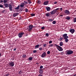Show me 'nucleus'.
Listing matches in <instances>:
<instances>
[{
	"mask_svg": "<svg viewBox=\"0 0 76 76\" xmlns=\"http://www.w3.org/2000/svg\"><path fill=\"white\" fill-rule=\"evenodd\" d=\"M44 28H45V27H44V26L42 27L41 28V29L42 30L44 29Z\"/></svg>",
	"mask_w": 76,
	"mask_h": 76,
	"instance_id": "nucleus-48",
	"label": "nucleus"
},
{
	"mask_svg": "<svg viewBox=\"0 0 76 76\" xmlns=\"http://www.w3.org/2000/svg\"><path fill=\"white\" fill-rule=\"evenodd\" d=\"M0 8H3V6L2 4H0Z\"/></svg>",
	"mask_w": 76,
	"mask_h": 76,
	"instance_id": "nucleus-44",
	"label": "nucleus"
},
{
	"mask_svg": "<svg viewBox=\"0 0 76 76\" xmlns=\"http://www.w3.org/2000/svg\"><path fill=\"white\" fill-rule=\"evenodd\" d=\"M35 15V13H32L31 14V17L34 16Z\"/></svg>",
	"mask_w": 76,
	"mask_h": 76,
	"instance_id": "nucleus-25",
	"label": "nucleus"
},
{
	"mask_svg": "<svg viewBox=\"0 0 76 76\" xmlns=\"http://www.w3.org/2000/svg\"><path fill=\"white\" fill-rule=\"evenodd\" d=\"M59 8H58L56 9L55 10H53V11H51L50 12V13L51 14V15H54L55 14V13L59 9Z\"/></svg>",
	"mask_w": 76,
	"mask_h": 76,
	"instance_id": "nucleus-5",
	"label": "nucleus"
},
{
	"mask_svg": "<svg viewBox=\"0 0 76 76\" xmlns=\"http://www.w3.org/2000/svg\"><path fill=\"white\" fill-rule=\"evenodd\" d=\"M21 4V5H20V7L23 8L24 7V5L25 4L24 3H21V4Z\"/></svg>",
	"mask_w": 76,
	"mask_h": 76,
	"instance_id": "nucleus-15",
	"label": "nucleus"
},
{
	"mask_svg": "<svg viewBox=\"0 0 76 76\" xmlns=\"http://www.w3.org/2000/svg\"><path fill=\"white\" fill-rule=\"evenodd\" d=\"M54 4H57V2H56H56H54Z\"/></svg>",
	"mask_w": 76,
	"mask_h": 76,
	"instance_id": "nucleus-51",
	"label": "nucleus"
},
{
	"mask_svg": "<svg viewBox=\"0 0 76 76\" xmlns=\"http://www.w3.org/2000/svg\"><path fill=\"white\" fill-rule=\"evenodd\" d=\"M53 42L52 41H50L49 42H48V43H49V44H51Z\"/></svg>",
	"mask_w": 76,
	"mask_h": 76,
	"instance_id": "nucleus-43",
	"label": "nucleus"
},
{
	"mask_svg": "<svg viewBox=\"0 0 76 76\" xmlns=\"http://www.w3.org/2000/svg\"><path fill=\"white\" fill-rule=\"evenodd\" d=\"M50 15V13L45 14V16H47L48 17H49Z\"/></svg>",
	"mask_w": 76,
	"mask_h": 76,
	"instance_id": "nucleus-18",
	"label": "nucleus"
},
{
	"mask_svg": "<svg viewBox=\"0 0 76 76\" xmlns=\"http://www.w3.org/2000/svg\"><path fill=\"white\" fill-rule=\"evenodd\" d=\"M65 39V42L66 43H67L69 41V40L68 39Z\"/></svg>",
	"mask_w": 76,
	"mask_h": 76,
	"instance_id": "nucleus-23",
	"label": "nucleus"
},
{
	"mask_svg": "<svg viewBox=\"0 0 76 76\" xmlns=\"http://www.w3.org/2000/svg\"><path fill=\"white\" fill-rule=\"evenodd\" d=\"M43 69H40L39 70V73H40V74L37 76H43L42 75L43 74Z\"/></svg>",
	"mask_w": 76,
	"mask_h": 76,
	"instance_id": "nucleus-4",
	"label": "nucleus"
},
{
	"mask_svg": "<svg viewBox=\"0 0 76 76\" xmlns=\"http://www.w3.org/2000/svg\"><path fill=\"white\" fill-rule=\"evenodd\" d=\"M33 58L31 57H30L28 58V61H31L32 60Z\"/></svg>",
	"mask_w": 76,
	"mask_h": 76,
	"instance_id": "nucleus-22",
	"label": "nucleus"
},
{
	"mask_svg": "<svg viewBox=\"0 0 76 76\" xmlns=\"http://www.w3.org/2000/svg\"><path fill=\"white\" fill-rule=\"evenodd\" d=\"M63 15H60V16L61 17H63Z\"/></svg>",
	"mask_w": 76,
	"mask_h": 76,
	"instance_id": "nucleus-52",
	"label": "nucleus"
},
{
	"mask_svg": "<svg viewBox=\"0 0 76 76\" xmlns=\"http://www.w3.org/2000/svg\"><path fill=\"white\" fill-rule=\"evenodd\" d=\"M46 9L47 11H48V12L50 11V10H51L50 7H46Z\"/></svg>",
	"mask_w": 76,
	"mask_h": 76,
	"instance_id": "nucleus-14",
	"label": "nucleus"
},
{
	"mask_svg": "<svg viewBox=\"0 0 76 76\" xmlns=\"http://www.w3.org/2000/svg\"><path fill=\"white\" fill-rule=\"evenodd\" d=\"M62 9H63V8H60V10L62 11Z\"/></svg>",
	"mask_w": 76,
	"mask_h": 76,
	"instance_id": "nucleus-53",
	"label": "nucleus"
},
{
	"mask_svg": "<svg viewBox=\"0 0 76 76\" xmlns=\"http://www.w3.org/2000/svg\"><path fill=\"white\" fill-rule=\"evenodd\" d=\"M28 9H27V8H26L25 10V12H28Z\"/></svg>",
	"mask_w": 76,
	"mask_h": 76,
	"instance_id": "nucleus-37",
	"label": "nucleus"
},
{
	"mask_svg": "<svg viewBox=\"0 0 76 76\" xmlns=\"http://www.w3.org/2000/svg\"><path fill=\"white\" fill-rule=\"evenodd\" d=\"M53 45L52 44H50L49 45V47H52L53 46Z\"/></svg>",
	"mask_w": 76,
	"mask_h": 76,
	"instance_id": "nucleus-39",
	"label": "nucleus"
},
{
	"mask_svg": "<svg viewBox=\"0 0 76 76\" xmlns=\"http://www.w3.org/2000/svg\"><path fill=\"white\" fill-rule=\"evenodd\" d=\"M4 2V1H3V0H0V3H1L2 2Z\"/></svg>",
	"mask_w": 76,
	"mask_h": 76,
	"instance_id": "nucleus-46",
	"label": "nucleus"
},
{
	"mask_svg": "<svg viewBox=\"0 0 76 76\" xmlns=\"http://www.w3.org/2000/svg\"><path fill=\"white\" fill-rule=\"evenodd\" d=\"M56 21H53V22L52 23L53 24H56Z\"/></svg>",
	"mask_w": 76,
	"mask_h": 76,
	"instance_id": "nucleus-33",
	"label": "nucleus"
},
{
	"mask_svg": "<svg viewBox=\"0 0 76 76\" xmlns=\"http://www.w3.org/2000/svg\"><path fill=\"white\" fill-rule=\"evenodd\" d=\"M66 19L67 20H68L70 19V17L69 16H66Z\"/></svg>",
	"mask_w": 76,
	"mask_h": 76,
	"instance_id": "nucleus-20",
	"label": "nucleus"
},
{
	"mask_svg": "<svg viewBox=\"0 0 76 76\" xmlns=\"http://www.w3.org/2000/svg\"><path fill=\"white\" fill-rule=\"evenodd\" d=\"M21 72V71H19V73H20V72Z\"/></svg>",
	"mask_w": 76,
	"mask_h": 76,
	"instance_id": "nucleus-58",
	"label": "nucleus"
},
{
	"mask_svg": "<svg viewBox=\"0 0 76 76\" xmlns=\"http://www.w3.org/2000/svg\"><path fill=\"white\" fill-rule=\"evenodd\" d=\"M26 54L23 55V56H22V58H26Z\"/></svg>",
	"mask_w": 76,
	"mask_h": 76,
	"instance_id": "nucleus-24",
	"label": "nucleus"
},
{
	"mask_svg": "<svg viewBox=\"0 0 76 76\" xmlns=\"http://www.w3.org/2000/svg\"><path fill=\"white\" fill-rule=\"evenodd\" d=\"M31 0H27V1H28V3L30 4H31L32 3L31 2Z\"/></svg>",
	"mask_w": 76,
	"mask_h": 76,
	"instance_id": "nucleus-27",
	"label": "nucleus"
},
{
	"mask_svg": "<svg viewBox=\"0 0 76 76\" xmlns=\"http://www.w3.org/2000/svg\"><path fill=\"white\" fill-rule=\"evenodd\" d=\"M46 55L47 54L45 52L43 53H42V54L41 56L42 58H44L45 57V56H46Z\"/></svg>",
	"mask_w": 76,
	"mask_h": 76,
	"instance_id": "nucleus-10",
	"label": "nucleus"
},
{
	"mask_svg": "<svg viewBox=\"0 0 76 76\" xmlns=\"http://www.w3.org/2000/svg\"><path fill=\"white\" fill-rule=\"evenodd\" d=\"M28 31H31L33 28H35V26H33V25L32 24H30V25H29V26H28Z\"/></svg>",
	"mask_w": 76,
	"mask_h": 76,
	"instance_id": "nucleus-3",
	"label": "nucleus"
},
{
	"mask_svg": "<svg viewBox=\"0 0 76 76\" xmlns=\"http://www.w3.org/2000/svg\"><path fill=\"white\" fill-rule=\"evenodd\" d=\"M13 4V2H11V4L12 5V4Z\"/></svg>",
	"mask_w": 76,
	"mask_h": 76,
	"instance_id": "nucleus-54",
	"label": "nucleus"
},
{
	"mask_svg": "<svg viewBox=\"0 0 76 76\" xmlns=\"http://www.w3.org/2000/svg\"><path fill=\"white\" fill-rule=\"evenodd\" d=\"M45 36H46L47 37H48L49 36V34L48 33L46 34Z\"/></svg>",
	"mask_w": 76,
	"mask_h": 76,
	"instance_id": "nucleus-41",
	"label": "nucleus"
},
{
	"mask_svg": "<svg viewBox=\"0 0 76 76\" xmlns=\"http://www.w3.org/2000/svg\"><path fill=\"white\" fill-rule=\"evenodd\" d=\"M76 76V74L75 75H74L72 76Z\"/></svg>",
	"mask_w": 76,
	"mask_h": 76,
	"instance_id": "nucleus-56",
	"label": "nucleus"
},
{
	"mask_svg": "<svg viewBox=\"0 0 76 76\" xmlns=\"http://www.w3.org/2000/svg\"><path fill=\"white\" fill-rule=\"evenodd\" d=\"M14 51H15L17 50V48H14L13 49Z\"/></svg>",
	"mask_w": 76,
	"mask_h": 76,
	"instance_id": "nucleus-49",
	"label": "nucleus"
},
{
	"mask_svg": "<svg viewBox=\"0 0 76 76\" xmlns=\"http://www.w3.org/2000/svg\"><path fill=\"white\" fill-rule=\"evenodd\" d=\"M47 55L50 54V51H48L47 52Z\"/></svg>",
	"mask_w": 76,
	"mask_h": 76,
	"instance_id": "nucleus-32",
	"label": "nucleus"
},
{
	"mask_svg": "<svg viewBox=\"0 0 76 76\" xmlns=\"http://www.w3.org/2000/svg\"><path fill=\"white\" fill-rule=\"evenodd\" d=\"M47 46V44H44L43 45V47L44 48H45V47H46Z\"/></svg>",
	"mask_w": 76,
	"mask_h": 76,
	"instance_id": "nucleus-38",
	"label": "nucleus"
},
{
	"mask_svg": "<svg viewBox=\"0 0 76 76\" xmlns=\"http://www.w3.org/2000/svg\"><path fill=\"white\" fill-rule=\"evenodd\" d=\"M59 45L60 46H63V45H64V44H63V42H60Z\"/></svg>",
	"mask_w": 76,
	"mask_h": 76,
	"instance_id": "nucleus-21",
	"label": "nucleus"
},
{
	"mask_svg": "<svg viewBox=\"0 0 76 76\" xmlns=\"http://www.w3.org/2000/svg\"><path fill=\"white\" fill-rule=\"evenodd\" d=\"M64 54V51L62 52H61V55H63Z\"/></svg>",
	"mask_w": 76,
	"mask_h": 76,
	"instance_id": "nucleus-42",
	"label": "nucleus"
},
{
	"mask_svg": "<svg viewBox=\"0 0 76 76\" xmlns=\"http://www.w3.org/2000/svg\"><path fill=\"white\" fill-rule=\"evenodd\" d=\"M9 67H13L14 66V62L11 61L9 63Z\"/></svg>",
	"mask_w": 76,
	"mask_h": 76,
	"instance_id": "nucleus-7",
	"label": "nucleus"
},
{
	"mask_svg": "<svg viewBox=\"0 0 76 76\" xmlns=\"http://www.w3.org/2000/svg\"><path fill=\"white\" fill-rule=\"evenodd\" d=\"M67 34H64L62 35V37L64 38V39H68V36H67Z\"/></svg>",
	"mask_w": 76,
	"mask_h": 76,
	"instance_id": "nucleus-9",
	"label": "nucleus"
},
{
	"mask_svg": "<svg viewBox=\"0 0 76 76\" xmlns=\"http://www.w3.org/2000/svg\"><path fill=\"white\" fill-rule=\"evenodd\" d=\"M19 13H14L12 15L13 17H16L18 15Z\"/></svg>",
	"mask_w": 76,
	"mask_h": 76,
	"instance_id": "nucleus-13",
	"label": "nucleus"
},
{
	"mask_svg": "<svg viewBox=\"0 0 76 76\" xmlns=\"http://www.w3.org/2000/svg\"><path fill=\"white\" fill-rule=\"evenodd\" d=\"M34 25L35 26L37 25V24H35V23L34 24Z\"/></svg>",
	"mask_w": 76,
	"mask_h": 76,
	"instance_id": "nucleus-55",
	"label": "nucleus"
},
{
	"mask_svg": "<svg viewBox=\"0 0 76 76\" xmlns=\"http://www.w3.org/2000/svg\"><path fill=\"white\" fill-rule=\"evenodd\" d=\"M2 56V54L1 53H0V58H1V57Z\"/></svg>",
	"mask_w": 76,
	"mask_h": 76,
	"instance_id": "nucleus-50",
	"label": "nucleus"
},
{
	"mask_svg": "<svg viewBox=\"0 0 76 76\" xmlns=\"http://www.w3.org/2000/svg\"><path fill=\"white\" fill-rule=\"evenodd\" d=\"M7 0H3V3H7Z\"/></svg>",
	"mask_w": 76,
	"mask_h": 76,
	"instance_id": "nucleus-29",
	"label": "nucleus"
},
{
	"mask_svg": "<svg viewBox=\"0 0 76 76\" xmlns=\"http://www.w3.org/2000/svg\"><path fill=\"white\" fill-rule=\"evenodd\" d=\"M55 46L56 47L57 49H58V50L59 51H62L63 50V49L61 46L58 45L56 44H55Z\"/></svg>",
	"mask_w": 76,
	"mask_h": 76,
	"instance_id": "nucleus-1",
	"label": "nucleus"
},
{
	"mask_svg": "<svg viewBox=\"0 0 76 76\" xmlns=\"http://www.w3.org/2000/svg\"><path fill=\"white\" fill-rule=\"evenodd\" d=\"M9 74H6V75H5L4 76H9Z\"/></svg>",
	"mask_w": 76,
	"mask_h": 76,
	"instance_id": "nucleus-47",
	"label": "nucleus"
},
{
	"mask_svg": "<svg viewBox=\"0 0 76 76\" xmlns=\"http://www.w3.org/2000/svg\"><path fill=\"white\" fill-rule=\"evenodd\" d=\"M42 49L43 48H42L41 47H40L39 48V50L40 51H42Z\"/></svg>",
	"mask_w": 76,
	"mask_h": 76,
	"instance_id": "nucleus-40",
	"label": "nucleus"
},
{
	"mask_svg": "<svg viewBox=\"0 0 76 76\" xmlns=\"http://www.w3.org/2000/svg\"><path fill=\"white\" fill-rule=\"evenodd\" d=\"M4 5L6 8L8 7V6H9V5H8V4L7 3H4Z\"/></svg>",
	"mask_w": 76,
	"mask_h": 76,
	"instance_id": "nucleus-17",
	"label": "nucleus"
},
{
	"mask_svg": "<svg viewBox=\"0 0 76 76\" xmlns=\"http://www.w3.org/2000/svg\"><path fill=\"white\" fill-rule=\"evenodd\" d=\"M75 32V30L73 29H71L70 30V32L72 33V34H73Z\"/></svg>",
	"mask_w": 76,
	"mask_h": 76,
	"instance_id": "nucleus-12",
	"label": "nucleus"
},
{
	"mask_svg": "<svg viewBox=\"0 0 76 76\" xmlns=\"http://www.w3.org/2000/svg\"><path fill=\"white\" fill-rule=\"evenodd\" d=\"M37 50H34L33 53H37Z\"/></svg>",
	"mask_w": 76,
	"mask_h": 76,
	"instance_id": "nucleus-34",
	"label": "nucleus"
},
{
	"mask_svg": "<svg viewBox=\"0 0 76 76\" xmlns=\"http://www.w3.org/2000/svg\"><path fill=\"white\" fill-rule=\"evenodd\" d=\"M49 1H45L44 3V5H48V3H49Z\"/></svg>",
	"mask_w": 76,
	"mask_h": 76,
	"instance_id": "nucleus-16",
	"label": "nucleus"
},
{
	"mask_svg": "<svg viewBox=\"0 0 76 76\" xmlns=\"http://www.w3.org/2000/svg\"><path fill=\"white\" fill-rule=\"evenodd\" d=\"M64 13L67 15H69L71 14V12L67 10H64Z\"/></svg>",
	"mask_w": 76,
	"mask_h": 76,
	"instance_id": "nucleus-8",
	"label": "nucleus"
},
{
	"mask_svg": "<svg viewBox=\"0 0 76 76\" xmlns=\"http://www.w3.org/2000/svg\"><path fill=\"white\" fill-rule=\"evenodd\" d=\"M43 66H40V69H42L43 68Z\"/></svg>",
	"mask_w": 76,
	"mask_h": 76,
	"instance_id": "nucleus-45",
	"label": "nucleus"
},
{
	"mask_svg": "<svg viewBox=\"0 0 76 76\" xmlns=\"http://www.w3.org/2000/svg\"><path fill=\"white\" fill-rule=\"evenodd\" d=\"M19 7H20V5H18V6H17V7H15V9L17 10H18L19 9Z\"/></svg>",
	"mask_w": 76,
	"mask_h": 76,
	"instance_id": "nucleus-26",
	"label": "nucleus"
},
{
	"mask_svg": "<svg viewBox=\"0 0 76 76\" xmlns=\"http://www.w3.org/2000/svg\"><path fill=\"white\" fill-rule=\"evenodd\" d=\"M63 37H60L59 38V41H62V40H63Z\"/></svg>",
	"mask_w": 76,
	"mask_h": 76,
	"instance_id": "nucleus-30",
	"label": "nucleus"
},
{
	"mask_svg": "<svg viewBox=\"0 0 76 76\" xmlns=\"http://www.w3.org/2000/svg\"><path fill=\"white\" fill-rule=\"evenodd\" d=\"M73 22H74V23L76 22V18H74Z\"/></svg>",
	"mask_w": 76,
	"mask_h": 76,
	"instance_id": "nucleus-31",
	"label": "nucleus"
},
{
	"mask_svg": "<svg viewBox=\"0 0 76 76\" xmlns=\"http://www.w3.org/2000/svg\"><path fill=\"white\" fill-rule=\"evenodd\" d=\"M24 33L23 32H21L19 33L18 34V36L20 38H21L22 37V36L24 34Z\"/></svg>",
	"mask_w": 76,
	"mask_h": 76,
	"instance_id": "nucleus-6",
	"label": "nucleus"
},
{
	"mask_svg": "<svg viewBox=\"0 0 76 76\" xmlns=\"http://www.w3.org/2000/svg\"><path fill=\"white\" fill-rule=\"evenodd\" d=\"M40 3L41 1L40 0H39L38 1L37 3H38V4H40Z\"/></svg>",
	"mask_w": 76,
	"mask_h": 76,
	"instance_id": "nucleus-36",
	"label": "nucleus"
},
{
	"mask_svg": "<svg viewBox=\"0 0 76 76\" xmlns=\"http://www.w3.org/2000/svg\"><path fill=\"white\" fill-rule=\"evenodd\" d=\"M21 17L20 18V20H21Z\"/></svg>",
	"mask_w": 76,
	"mask_h": 76,
	"instance_id": "nucleus-57",
	"label": "nucleus"
},
{
	"mask_svg": "<svg viewBox=\"0 0 76 76\" xmlns=\"http://www.w3.org/2000/svg\"><path fill=\"white\" fill-rule=\"evenodd\" d=\"M53 19H48V21H49L50 22H52L53 21Z\"/></svg>",
	"mask_w": 76,
	"mask_h": 76,
	"instance_id": "nucleus-28",
	"label": "nucleus"
},
{
	"mask_svg": "<svg viewBox=\"0 0 76 76\" xmlns=\"http://www.w3.org/2000/svg\"><path fill=\"white\" fill-rule=\"evenodd\" d=\"M39 46H41V45H39V44L37 45H35V48H38L39 47Z\"/></svg>",
	"mask_w": 76,
	"mask_h": 76,
	"instance_id": "nucleus-19",
	"label": "nucleus"
},
{
	"mask_svg": "<svg viewBox=\"0 0 76 76\" xmlns=\"http://www.w3.org/2000/svg\"><path fill=\"white\" fill-rule=\"evenodd\" d=\"M8 7H9V10L10 11H12V5L11 4H9Z\"/></svg>",
	"mask_w": 76,
	"mask_h": 76,
	"instance_id": "nucleus-11",
	"label": "nucleus"
},
{
	"mask_svg": "<svg viewBox=\"0 0 76 76\" xmlns=\"http://www.w3.org/2000/svg\"><path fill=\"white\" fill-rule=\"evenodd\" d=\"M24 3H25V4H28V2H27L26 1H24Z\"/></svg>",
	"mask_w": 76,
	"mask_h": 76,
	"instance_id": "nucleus-35",
	"label": "nucleus"
},
{
	"mask_svg": "<svg viewBox=\"0 0 76 76\" xmlns=\"http://www.w3.org/2000/svg\"><path fill=\"white\" fill-rule=\"evenodd\" d=\"M66 55H70L73 53V51L71 50H67L66 51Z\"/></svg>",
	"mask_w": 76,
	"mask_h": 76,
	"instance_id": "nucleus-2",
	"label": "nucleus"
}]
</instances>
